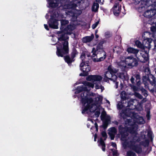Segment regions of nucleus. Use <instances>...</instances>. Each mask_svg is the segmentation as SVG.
Masks as SVG:
<instances>
[{
    "label": "nucleus",
    "mask_w": 156,
    "mask_h": 156,
    "mask_svg": "<svg viewBox=\"0 0 156 156\" xmlns=\"http://www.w3.org/2000/svg\"><path fill=\"white\" fill-rule=\"evenodd\" d=\"M65 34H61L58 38V40L62 41L61 43H58V45L56 46V54L58 57H63L64 55L69 53V43L66 41V37Z\"/></svg>",
    "instance_id": "obj_1"
},
{
    "label": "nucleus",
    "mask_w": 156,
    "mask_h": 156,
    "mask_svg": "<svg viewBox=\"0 0 156 156\" xmlns=\"http://www.w3.org/2000/svg\"><path fill=\"white\" fill-rule=\"evenodd\" d=\"M143 83L145 88H148L151 93H156V81L155 77L152 74L143 76Z\"/></svg>",
    "instance_id": "obj_2"
},
{
    "label": "nucleus",
    "mask_w": 156,
    "mask_h": 156,
    "mask_svg": "<svg viewBox=\"0 0 156 156\" xmlns=\"http://www.w3.org/2000/svg\"><path fill=\"white\" fill-rule=\"evenodd\" d=\"M118 65L119 67L122 71H124L126 67V65L132 68L134 67L137 66L139 63L136 58H134L133 56H131L125 57L124 60H121L118 62Z\"/></svg>",
    "instance_id": "obj_3"
},
{
    "label": "nucleus",
    "mask_w": 156,
    "mask_h": 156,
    "mask_svg": "<svg viewBox=\"0 0 156 156\" xmlns=\"http://www.w3.org/2000/svg\"><path fill=\"white\" fill-rule=\"evenodd\" d=\"M135 115H136L135 113L132 112L130 110L126 109H122L119 114V115L121 119H122L124 121L125 126H133L134 124L133 122L131 119H128L127 118L133 116L135 118Z\"/></svg>",
    "instance_id": "obj_4"
},
{
    "label": "nucleus",
    "mask_w": 156,
    "mask_h": 156,
    "mask_svg": "<svg viewBox=\"0 0 156 156\" xmlns=\"http://www.w3.org/2000/svg\"><path fill=\"white\" fill-rule=\"evenodd\" d=\"M139 3L140 5L138 8V10L140 13L143 12L150 6L156 7V0H142Z\"/></svg>",
    "instance_id": "obj_5"
},
{
    "label": "nucleus",
    "mask_w": 156,
    "mask_h": 156,
    "mask_svg": "<svg viewBox=\"0 0 156 156\" xmlns=\"http://www.w3.org/2000/svg\"><path fill=\"white\" fill-rule=\"evenodd\" d=\"M89 60H86V62H82L80 64V70L83 72L79 75L81 76H85L88 75V72L90 70V66L89 65Z\"/></svg>",
    "instance_id": "obj_6"
},
{
    "label": "nucleus",
    "mask_w": 156,
    "mask_h": 156,
    "mask_svg": "<svg viewBox=\"0 0 156 156\" xmlns=\"http://www.w3.org/2000/svg\"><path fill=\"white\" fill-rule=\"evenodd\" d=\"M104 43V41H101L97 45L96 49L95 48H93L91 52L93 53L92 57H94L95 56H97V55L106 53L104 50L103 44Z\"/></svg>",
    "instance_id": "obj_7"
},
{
    "label": "nucleus",
    "mask_w": 156,
    "mask_h": 156,
    "mask_svg": "<svg viewBox=\"0 0 156 156\" xmlns=\"http://www.w3.org/2000/svg\"><path fill=\"white\" fill-rule=\"evenodd\" d=\"M124 142L123 143V146L125 148L128 147L131 149L135 144L136 142V140L134 139L133 137H131L130 138L128 137L127 139L125 138L123 140Z\"/></svg>",
    "instance_id": "obj_8"
},
{
    "label": "nucleus",
    "mask_w": 156,
    "mask_h": 156,
    "mask_svg": "<svg viewBox=\"0 0 156 156\" xmlns=\"http://www.w3.org/2000/svg\"><path fill=\"white\" fill-rule=\"evenodd\" d=\"M141 80V77L139 73H137L133 75L130 80L132 84L139 86H140L142 83Z\"/></svg>",
    "instance_id": "obj_9"
},
{
    "label": "nucleus",
    "mask_w": 156,
    "mask_h": 156,
    "mask_svg": "<svg viewBox=\"0 0 156 156\" xmlns=\"http://www.w3.org/2000/svg\"><path fill=\"white\" fill-rule=\"evenodd\" d=\"M128 128L127 127H124L122 125H119L118 127L119 132L121 135V140H123L125 138H126L128 136Z\"/></svg>",
    "instance_id": "obj_10"
},
{
    "label": "nucleus",
    "mask_w": 156,
    "mask_h": 156,
    "mask_svg": "<svg viewBox=\"0 0 156 156\" xmlns=\"http://www.w3.org/2000/svg\"><path fill=\"white\" fill-rule=\"evenodd\" d=\"M108 71H106L105 73V78L108 79H109L110 78L108 77L107 74H109V75H111V77H114V74L116 73L117 72V70L114 68H112L111 65H109L108 68Z\"/></svg>",
    "instance_id": "obj_11"
},
{
    "label": "nucleus",
    "mask_w": 156,
    "mask_h": 156,
    "mask_svg": "<svg viewBox=\"0 0 156 156\" xmlns=\"http://www.w3.org/2000/svg\"><path fill=\"white\" fill-rule=\"evenodd\" d=\"M58 20L55 18H51L48 21L49 27L51 28L57 29L58 28Z\"/></svg>",
    "instance_id": "obj_12"
},
{
    "label": "nucleus",
    "mask_w": 156,
    "mask_h": 156,
    "mask_svg": "<svg viewBox=\"0 0 156 156\" xmlns=\"http://www.w3.org/2000/svg\"><path fill=\"white\" fill-rule=\"evenodd\" d=\"M88 81H100L102 79V77L98 75H90L88 76L86 78Z\"/></svg>",
    "instance_id": "obj_13"
},
{
    "label": "nucleus",
    "mask_w": 156,
    "mask_h": 156,
    "mask_svg": "<svg viewBox=\"0 0 156 156\" xmlns=\"http://www.w3.org/2000/svg\"><path fill=\"white\" fill-rule=\"evenodd\" d=\"M156 12V10L154 9L147 10L144 12V16L146 18H151L155 15Z\"/></svg>",
    "instance_id": "obj_14"
},
{
    "label": "nucleus",
    "mask_w": 156,
    "mask_h": 156,
    "mask_svg": "<svg viewBox=\"0 0 156 156\" xmlns=\"http://www.w3.org/2000/svg\"><path fill=\"white\" fill-rule=\"evenodd\" d=\"M118 3H115L112 8L114 14L116 16H118L121 11V7L118 6Z\"/></svg>",
    "instance_id": "obj_15"
},
{
    "label": "nucleus",
    "mask_w": 156,
    "mask_h": 156,
    "mask_svg": "<svg viewBox=\"0 0 156 156\" xmlns=\"http://www.w3.org/2000/svg\"><path fill=\"white\" fill-rule=\"evenodd\" d=\"M94 105L93 104L91 105H87L83 108H82V114H84L89 109L90 110V111L91 112H95V109H93L92 108Z\"/></svg>",
    "instance_id": "obj_16"
},
{
    "label": "nucleus",
    "mask_w": 156,
    "mask_h": 156,
    "mask_svg": "<svg viewBox=\"0 0 156 156\" xmlns=\"http://www.w3.org/2000/svg\"><path fill=\"white\" fill-rule=\"evenodd\" d=\"M140 55H141L142 57L144 59L143 60L140 61L141 62L145 63L149 60V55L147 51L141 53Z\"/></svg>",
    "instance_id": "obj_17"
},
{
    "label": "nucleus",
    "mask_w": 156,
    "mask_h": 156,
    "mask_svg": "<svg viewBox=\"0 0 156 156\" xmlns=\"http://www.w3.org/2000/svg\"><path fill=\"white\" fill-rule=\"evenodd\" d=\"M48 3L50 7L55 8L58 5V0H48Z\"/></svg>",
    "instance_id": "obj_18"
},
{
    "label": "nucleus",
    "mask_w": 156,
    "mask_h": 156,
    "mask_svg": "<svg viewBox=\"0 0 156 156\" xmlns=\"http://www.w3.org/2000/svg\"><path fill=\"white\" fill-rule=\"evenodd\" d=\"M138 154H140L142 152V148L140 144H135L131 149Z\"/></svg>",
    "instance_id": "obj_19"
},
{
    "label": "nucleus",
    "mask_w": 156,
    "mask_h": 156,
    "mask_svg": "<svg viewBox=\"0 0 156 156\" xmlns=\"http://www.w3.org/2000/svg\"><path fill=\"white\" fill-rule=\"evenodd\" d=\"M87 93L86 92L83 93H81V95L82 97L81 100V102L83 105H85L87 102Z\"/></svg>",
    "instance_id": "obj_20"
},
{
    "label": "nucleus",
    "mask_w": 156,
    "mask_h": 156,
    "mask_svg": "<svg viewBox=\"0 0 156 156\" xmlns=\"http://www.w3.org/2000/svg\"><path fill=\"white\" fill-rule=\"evenodd\" d=\"M98 56L100 57L99 58H94L93 59V61L94 62H100L104 61L106 58V53L103 54L101 55H98Z\"/></svg>",
    "instance_id": "obj_21"
},
{
    "label": "nucleus",
    "mask_w": 156,
    "mask_h": 156,
    "mask_svg": "<svg viewBox=\"0 0 156 156\" xmlns=\"http://www.w3.org/2000/svg\"><path fill=\"white\" fill-rule=\"evenodd\" d=\"M61 23V27H60V30L63 31L66 27V25L69 23V21L68 20L64 19H62L60 20Z\"/></svg>",
    "instance_id": "obj_22"
},
{
    "label": "nucleus",
    "mask_w": 156,
    "mask_h": 156,
    "mask_svg": "<svg viewBox=\"0 0 156 156\" xmlns=\"http://www.w3.org/2000/svg\"><path fill=\"white\" fill-rule=\"evenodd\" d=\"M94 35L92 34L91 36H87L83 38L82 41L83 43H87L90 42L94 38Z\"/></svg>",
    "instance_id": "obj_23"
},
{
    "label": "nucleus",
    "mask_w": 156,
    "mask_h": 156,
    "mask_svg": "<svg viewBox=\"0 0 156 156\" xmlns=\"http://www.w3.org/2000/svg\"><path fill=\"white\" fill-rule=\"evenodd\" d=\"M64 59L65 62L69 65L70 64H71L75 60V59L71 57H70L69 55L64 56Z\"/></svg>",
    "instance_id": "obj_24"
},
{
    "label": "nucleus",
    "mask_w": 156,
    "mask_h": 156,
    "mask_svg": "<svg viewBox=\"0 0 156 156\" xmlns=\"http://www.w3.org/2000/svg\"><path fill=\"white\" fill-rule=\"evenodd\" d=\"M87 90V88L86 87L83 86H78L76 89L75 93L78 94L82 91H86Z\"/></svg>",
    "instance_id": "obj_25"
},
{
    "label": "nucleus",
    "mask_w": 156,
    "mask_h": 156,
    "mask_svg": "<svg viewBox=\"0 0 156 156\" xmlns=\"http://www.w3.org/2000/svg\"><path fill=\"white\" fill-rule=\"evenodd\" d=\"M79 53L77 51L76 48L73 46L72 48V51L70 54V56L73 58L74 59L76 56L78 55Z\"/></svg>",
    "instance_id": "obj_26"
},
{
    "label": "nucleus",
    "mask_w": 156,
    "mask_h": 156,
    "mask_svg": "<svg viewBox=\"0 0 156 156\" xmlns=\"http://www.w3.org/2000/svg\"><path fill=\"white\" fill-rule=\"evenodd\" d=\"M73 29V26L70 24L68 25L63 31H64V33L68 34L72 31Z\"/></svg>",
    "instance_id": "obj_27"
},
{
    "label": "nucleus",
    "mask_w": 156,
    "mask_h": 156,
    "mask_svg": "<svg viewBox=\"0 0 156 156\" xmlns=\"http://www.w3.org/2000/svg\"><path fill=\"white\" fill-rule=\"evenodd\" d=\"M126 51L128 53H133L136 55L138 53L139 50L135 49L133 48L129 47L127 48Z\"/></svg>",
    "instance_id": "obj_28"
},
{
    "label": "nucleus",
    "mask_w": 156,
    "mask_h": 156,
    "mask_svg": "<svg viewBox=\"0 0 156 156\" xmlns=\"http://www.w3.org/2000/svg\"><path fill=\"white\" fill-rule=\"evenodd\" d=\"M131 126V127L128 129V131L131 134L135 133L138 129L137 126L134 124L133 126Z\"/></svg>",
    "instance_id": "obj_29"
},
{
    "label": "nucleus",
    "mask_w": 156,
    "mask_h": 156,
    "mask_svg": "<svg viewBox=\"0 0 156 156\" xmlns=\"http://www.w3.org/2000/svg\"><path fill=\"white\" fill-rule=\"evenodd\" d=\"M99 8V4L96 2H94L92 6V10L93 12H96L98 11Z\"/></svg>",
    "instance_id": "obj_30"
},
{
    "label": "nucleus",
    "mask_w": 156,
    "mask_h": 156,
    "mask_svg": "<svg viewBox=\"0 0 156 156\" xmlns=\"http://www.w3.org/2000/svg\"><path fill=\"white\" fill-rule=\"evenodd\" d=\"M140 91H141V93L146 98L148 96V91L143 87H141Z\"/></svg>",
    "instance_id": "obj_31"
},
{
    "label": "nucleus",
    "mask_w": 156,
    "mask_h": 156,
    "mask_svg": "<svg viewBox=\"0 0 156 156\" xmlns=\"http://www.w3.org/2000/svg\"><path fill=\"white\" fill-rule=\"evenodd\" d=\"M100 144L101 146V149L103 151H105V144L102 138H100Z\"/></svg>",
    "instance_id": "obj_32"
},
{
    "label": "nucleus",
    "mask_w": 156,
    "mask_h": 156,
    "mask_svg": "<svg viewBox=\"0 0 156 156\" xmlns=\"http://www.w3.org/2000/svg\"><path fill=\"white\" fill-rule=\"evenodd\" d=\"M109 79L113 81L114 83H115V86L116 88H117L118 87L119 85V82L117 81V76L116 75H114V78H109Z\"/></svg>",
    "instance_id": "obj_33"
},
{
    "label": "nucleus",
    "mask_w": 156,
    "mask_h": 156,
    "mask_svg": "<svg viewBox=\"0 0 156 156\" xmlns=\"http://www.w3.org/2000/svg\"><path fill=\"white\" fill-rule=\"evenodd\" d=\"M153 40L151 38H147L146 39H144L143 41V43L144 42H147L148 46L149 48H151L150 44L151 43Z\"/></svg>",
    "instance_id": "obj_34"
},
{
    "label": "nucleus",
    "mask_w": 156,
    "mask_h": 156,
    "mask_svg": "<svg viewBox=\"0 0 156 156\" xmlns=\"http://www.w3.org/2000/svg\"><path fill=\"white\" fill-rule=\"evenodd\" d=\"M137 122L139 124H144V121L143 117L142 116H138L136 118Z\"/></svg>",
    "instance_id": "obj_35"
},
{
    "label": "nucleus",
    "mask_w": 156,
    "mask_h": 156,
    "mask_svg": "<svg viewBox=\"0 0 156 156\" xmlns=\"http://www.w3.org/2000/svg\"><path fill=\"white\" fill-rule=\"evenodd\" d=\"M83 84L85 86L93 88L94 87V84L93 83H91L86 81H84Z\"/></svg>",
    "instance_id": "obj_36"
},
{
    "label": "nucleus",
    "mask_w": 156,
    "mask_h": 156,
    "mask_svg": "<svg viewBox=\"0 0 156 156\" xmlns=\"http://www.w3.org/2000/svg\"><path fill=\"white\" fill-rule=\"evenodd\" d=\"M151 30L152 32H154L153 34V37L154 38H156V27L154 26H153L151 27Z\"/></svg>",
    "instance_id": "obj_37"
},
{
    "label": "nucleus",
    "mask_w": 156,
    "mask_h": 156,
    "mask_svg": "<svg viewBox=\"0 0 156 156\" xmlns=\"http://www.w3.org/2000/svg\"><path fill=\"white\" fill-rule=\"evenodd\" d=\"M109 132L108 133H112L116 134L117 132V129L114 127H113L109 129Z\"/></svg>",
    "instance_id": "obj_38"
},
{
    "label": "nucleus",
    "mask_w": 156,
    "mask_h": 156,
    "mask_svg": "<svg viewBox=\"0 0 156 156\" xmlns=\"http://www.w3.org/2000/svg\"><path fill=\"white\" fill-rule=\"evenodd\" d=\"M86 57V54L84 52H83L81 54L80 58L82 60V62H86L85 58Z\"/></svg>",
    "instance_id": "obj_39"
},
{
    "label": "nucleus",
    "mask_w": 156,
    "mask_h": 156,
    "mask_svg": "<svg viewBox=\"0 0 156 156\" xmlns=\"http://www.w3.org/2000/svg\"><path fill=\"white\" fill-rule=\"evenodd\" d=\"M127 156H137L136 154L131 151H129L126 152Z\"/></svg>",
    "instance_id": "obj_40"
},
{
    "label": "nucleus",
    "mask_w": 156,
    "mask_h": 156,
    "mask_svg": "<svg viewBox=\"0 0 156 156\" xmlns=\"http://www.w3.org/2000/svg\"><path fill=\"white\" fill-rule=\"evenodd\" d=\"M102 100V98L100 95H98L97 98H94V101L96 104H98L99 101L101 102Z\"/></svg>",
    "instance_id": "obj_41"
},
{
    "label": "nucleus",
    "mask_w": 156,
    "mask_h": 156,
    "mask_svg": "<svg viewBox=\"0 0 156 156\" xmlns=\"http://www.w3.org/2000/svg\"><path fill=\"white\" fill-rule=\"evenodd\" d=\"M134 94L136 98L139 99H142L143 98L142 95L138 92H135Z\"/></svg>",
    "instance_id": "obj_42"
},
{
    "label": "nucleus",
    "mask_w": 156,
    "mask_h": 156,
    "mask_svg": "<svg viewBox=\"0 0 156 156\" xmlns=\"http://www.w3.org/2000/svg\"><path fill=\"white\" fill-rule=\"evenodd\" d=\"M120 78L122 79L123 81L126 80L127 79V77L125 76L124 73H121L119 75Z\"/></svg>",
    "instance_id": "obj_43"
},
{
    "label": "nucleus",
    "mask_w": 156,
    "mask_h": 156,
    "mask_svg": "<svg viewBox=\"0 0 156 156\" xmlns=\"http://www.w3.org/2000/svg\"><path fill=\"white\" fill-rule=\"evenodd\" d=\"M135 43L138 48H141L143 46V44L139 40L136 41L135 42Z\"/></svg>",
    "instance_id": "obj_44"
},
{
    "label": "nucleus",
    "mask_w": 156,
    "mask_h": 156,
    "mask_svg": "<svg viewBox=\"0 0 156 156\" xmlns=\"http://www.w3.org/2000/svg\"><path fill=\"white\" fill-rule=\"evenodd\" d=\"M65 5H66V4H65ZM67 6V8L69 9V8H75L76 7V5L74 4L73 3H71V5H70V4H66Z\"/></svg>",
    "instance_id": "obj_45"
},
{
    "label": "nucleus",
    "mask_w": 156,
    "mask_h": 156,
    "mask_svg": "<svg viewBox=\"0 0 156 156\" xmlns=\"http://www.w3.org/2000/svg\"><path fill=\"white\" fill-rule=\"evenodd\" d=\"M108 125V121L107 120H105L104 122H103L102 126L104 129H105L107 128Z\"/></svg>",
    "instance_id": "obj_46"
},
{
    "label": "nucleus",
    "mask_w": 156,
    "mask_h": 156,
    "mask_svg": "<svg viewBox=\"0 0 156 156\" xmlns=\"http://www.w3.org/2000/svg\"><path fill=\"white\" fill-rule=\"evenodd\" d=\"M141 87H140V86H137V87L135 86H133V89L135 92H139L140 91V89Z\"/></svg>",
    "instance_id": "obj_47"
},
{
    "label": "nucleus",
    "mask_w": 156,
    "mask_h": 156,
    "mask_svg": "<svg viewBox=\"0 0 156 156\" xmlns=\"http://www.w3.org/2000/svg\"><path fill=\"white\" fill-rule=\"evenodd\" d=\"M149 144V141L148 140H146L143 142L142 145L144 147L148 146Z\"/></svg>",
    "instance_id": "obj_48"
},
{
    "label": "nucleus",
    "mask_w": 156,
    "mask_h": 156,
    "mask_svg": "<svg viewBox=\"0 0 156 156\" xmlns=\"http://www.w3.org/2000/svg\"><path fill=\"white\" fill-rule=\"evenodd\" d=\"M150 23H149L151 24V25L155 24L156 25V18L153 17L152 18L150 21Z\"/></svg>",
    "instance_id": "obj_49"
},
{
    "label": "nucleus",
    "mask_w": 156,
    "mask_h": 156,
    "mask_svg": "<svg viewBox=\"0 0 156 156\" xmlns=\"http://www.w3.org/2000/svg\"><path fill=\"white\" fill-rule=\"evenodd\" d=\"M101 135L103 137L105 138L104 140H105L106 139L107 137L106 132L105 131H103L101 132Z\"/></svg>",
    "instance_id": "obj_50"
},
{
    "label": "nucleus",
    "mask_w": 156,
    "mask_h": 156,
    "mask_svg": "<svg viewBox=\"0 0 156 156\" xmlns=\"http://www.w3.org/2000/svg\"><path fill=\"white\" fill-rule=\"evenodd\" d=\"M87 105H90V104L92 103L93 102L94 100L92 98H87Z\"/></svg>",
    "instance_id": "obj_51"
},
{
    "label": "nucleus",
    "mask_w": 156,
    "mask_h": 156,
    "mask_svg": "<svg viewBox=\"0 0 156 156\" xmlns=\"http://www.w3.org/2000/svg\"><path fill=\"white\" fill-rule=\"evenodd\" d=\"M108 134L109 135L111 139L113 140L115 138V135L116 134L112 133H108Z\"/></svg>",
    "instance_id": "obj_52"
},
{
    "label": "nucleus",
    "mask_w": 156,
    "mask_h": 156,
    "mask_svg": "<svg viewBox=\"0 0 156 156\" xmlns=\"http://www.w3.org/2000/svg\"><path fill=\"white\" fill-rule=\"evenodd\" d=\"M150 114V112L149 110H148L147 112L146 117L147 120H149L150 119L151 115Z\"/></svg>",
    "instance_id": "obj_53"
},
{
    "label": "nucleus",
    "mask_w": 156,
    "mask_h": 156,
    "mask_svg": "<svg viewBox=\"0 0 156 156\" xmlns=\"http://www.w3.org/2000/svg\"><path fill=\"white\" fill-rule=\"evenodd\" d=\"M98 23L99 22L97 21L96 22H95L91 26L92 28L93 29H94L95 28L97 27L98 24Z\"/></svg>",
    "instance_id": "obj_54"
},
{
    "label": "nucleus",
    "mask_w": 156,
    "mask_h": 156,
    "mask_svg": "<svg viewBox=\"0 0 156 156\" xmlns=\"http://www.w3.org/2000/svg\"><path fill=\"white\" fill-rule=\"evenodd\" d=\"M123 107V105H122V104H120L119 103L117 105V108L119 110L122 109V108Z\"/></svg>",
    "instance_id": "obj_55"
},
{
    "label": "nucleus",
    "mask_w": 156,
    "mask_h": 156,
    "mask_svg": "<svg viewBox=\"0 0 156 156\" xmlns=\"http://www.w3.org/2000/svg\"><path fill=\"white\" fill-rule=\"evenodd\" d=\"M123 93L124 94H125V95L126 94V92L125 91H122L121 94V98L122 100H126V97L125 96H123L122 93Z\"/></svg>",
    "instance_id": "obj_56"
},
{
    "label": "nucleus",
    "mask_w": 156,
    "mask_h": 156,
    "mask_svg": "<svg viewBox=\"0 0 156 156\" xmlns=\"http://www.w3.org/2000/svg\"><path fill=\"white\" fill-rule=\"evenodd\" d=\"M100 114V112L99 111H97L95 112L94 115L96 117L98 118L99 117Z\"/></svg>",
    "instance_id": "obj_57"
},
{
    "label": "nucleus",
    "mask_w": 156,
    "mask_h": 156,
    "mask_svg": "<svg viewBox=\"0 0 156 156\" xmlns=\"http://www.w3.org/2000/svg\"><path fill=\"white\" fill-rule=\"evenodd\" d=\"M95 128V132L97 133L98 131V124L96 122H95L94 123V126Z\"/></svg>",
    "instance_id": "obj_58"
},
{
    "label": "nucleus",
    "mask_w": 156,
    "mask_h": 156,
    "mask_svg": "<svg viewBox=\"0 0 156 156\" xmlns=\"http://www.w3.org/2000/svg\"><path fill=\"white\" fill-rule=\"evenodd\" d=\"M111 151L112 152V154L113 156H116L117 153V151H115L114 149H112Z\"/></svg>",
    "instance_id": "obj_59"
},
{
    "label": "nucleus",
    "mask_w": 156,
    "mask_h": 156,
    "mask_svg": "<svg viewBox=\"0 0 156 156\" xmlns=\"http://www.w3.org/2000/svg\"><path fill=\"white\" fill-rule=\"evenodd\" d=\"M142 100L140 101V104H143L144 103H145L147 101L146 99V98L145 97V98H143L142 99Z\"/></svg>",
    "instance_id": "obj_60"
},
{
    "label": "nucleus",
    "mask_w": 156,
    "mask_h": 156,
    "mask_svg": "<svg viewBox=\"0 0 156 156\" xmlns=\"http://www.w3.org/2000/svg\"><path fill=\"white\" fill-rule=\"evenodd\" d=\"M133 101H131L128 102L127 103V105L126 106L127 107H130L131 106V105H133Z\"/></svg>",
    "instance_id": "obj_61"
},
{
    "label": "nucleus",
    "mask_w": 156,
    "mask_h": 156,
    "mask_svg": "<svg viewBox=\"0 0 156 156\" xmlns=\"http://www.w3.org/2000/svg\"><path fill=\"white\" fill-rule=\"evenodd\" d=\"M64 2H68L71 3L72 2H73L74 1H76V0H62Z\"/></svg>",
    "instance_id": "obj_62"
},
{
    "label": "nucleus",
    "mask_w": 156,
    "mask_h": 156,
    "mask_svg": "<svg viewBox=\"0 0 156 156\" xmlns=\"http://www.w3.org/2000/svg\"><path fill=\"white\" fill-rule=\"evenodd\" d=\"M147 136L149 138L151 139L152 138V135L151 132H148L147 133Z\"/></svg>",
    "instance_id": "obj_63"
},
{
    "label": "nucleus",
    "mask_w": 156,
    "mask_h": 156,
    "mask_svg": "<svg viewBox=\"0 0 156 156\" xmlns=\"http://www.w3.org/2000/svg\"><path fill=\"white\" fill-rule=\"evenodd\" d=\"M154 49H156V38H154Z\"/></svg>",
    "instance_id": "obj_64"
}]
</instances>
